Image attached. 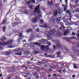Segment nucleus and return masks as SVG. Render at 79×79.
Here are the masks:
<instances>
[{"label":"nucleus","instance_id":"obj_1","mask_svg":"<svg viewBox=\"0 0 79 79\" xmlns=\"http://www.w3.org/2000/svg\"><path fill=\"white\" fill-rule=\"evenodd\" d=\"M40 5H38L37 6L35 7V10L33 11V13L35 14H36L35 12H37L38 14V20L39 21L40 18H42V15H41V12L40 10Z\"/></svg>","mask_w":79,"mask_h":79},{"label":"nucleus","instance_id":"obj_2","mask_svg":"<svg viewBox=\"0 0 79 79\" xmlns=\"http://www.w3.org/2000/svg\"><path fill=\"white\" fill-rule=\"evenodd\" d=\"M56 30L54 29H53V30L51 29L49 30V32L48 33V37H50L51 35H53L54 36L55 35V32Z\"/></svg>","mask_w":79,"mask_h":79},{"label":"nucleus","instance_id":"obj_3","mask_svg":"<svg viewBox=\"0 0 79 79\" xmlns=\"http://www.w3.org/2000/svg\"><path fill=\"white\" fill-rule=\"evenodd\" d=\"M19 34L20 35L19 36V39L17 40L19 43L21 42L20 41L21 40H22V39H23V37H24V35H22L23 33H20Z\"/></svg>","mask_w":79,"mask_h":79},{"label":"nucleus","instance_id":"obj_4","mask_svg":"<svg viewBox=\"0 0 79 79\" xmlns=\"http://www.w3.org/2000/svg\"><path fill=\"white\" fill-rule=\"evenodd\" d=\"M63 39H64V40H73V39H76V36H73V37H70L69 38H67V37H64L63 38Z\"/></svg>","mask_w":79,"mask_h":79},{"label":"nucleus","instance_id":"obj_5","mask_svg":"<svg viewBox=\"0 0 79 79\" xmlns=\"http://www.w3.org/2000/svg\"><path fill=\"white\" fill-rule=\"evenodd\" d=\"M55 20V17H52L49 19V21L50 23H54Z\"/></svg>","mask_w":79,"mask_h":79},{"label":"nucleus","instance_id":"obj_6","mask_svg":"<svg viewBox=\"0 0 79 79\" xmlns=\"http://www.w3.org/2000/svg\"><path fill=\"white\" fill-rule=\"evenodd\" d=\"M31 21L32 23H36L38 22V19L37 20V16H36L35 18H32L31 19Z\"/></svg>","mask_w":79,"mask_h":79},{"label":"nucleus","instance_id":"obj_7","mask_svg":"<svg viewBox=\"0 0 79 79\" xmlns=\"http://www.w3.org/2000/svg\"><path fill=\"white\" fill-rule=\"evenodd\" d=\"M56 45L57 47L59 48V47H61V45L60 43V42L59 41H57L56 42Z\"/></svg>","mask_w":79,"mask_h":79},{"label":"nucleus","instance_id":"obj_8","mask_svg":"<svg viewBox=\"0 0 79 79\" xmlns=\"http://www.w3.org/2000/svg\"><path fill=\"white\" fill-rule=\"evenodd\" d=\"M12 42H13V40H10V41H9L7 42H5V45H11V44H12Z\"/></svg>","mask_w":79,"mask_h":79},{"label":"nucleus","instance_id":"obj_9","mask_svg":"<svg viewBox=\"0 0 79 79\" xmlns=\"http://www.w3.org/2000/svg\"><path fill=\"white\" fill-rule=\"evenodd\" d=\"M54 16L55 17L57 16L58 15V10H57L56 9L54 10Z\"/></svg>","mask_w":79,"mask_h":79},{"label":"nucleus","instance_id":"obj_10","mask_svg":"<svg viewBox=\"0 0 79 79\" xmlns=\"http://www.w3.org/2000/svg\"><path fill=\"white\" fill-rule=\"evenodd\" d=\"M23 50V48H18L16 49L15 50V51L16 52H19L20 51H21V50Z\"/></svg>","mask_w":79,"mask_h":79},{"label":"nucleus","instance_id":"obj_11","mask_svg":"<svg viewBox=\"0 0 79 79\" xmlns=\"http://www.w3.org/2000/svg\"><path fill=\"white\" fill-rule=\"evenodd\" d=\"M62 6L64 7V11H66V9H67V6L66 5H64V4H62Z\"/></svg>","mask_w":79,"mask_h":79},{"label":"nucleus","instance_id":"obj_12","mask_svg":"<svg viewBox=\"0 0 79 79\" xmlns=\"http://www.w3.org/2000/svg\"><path fill=\"white\" fill-rule=\"evenodd\" d=\"M72 50L73 52H78V50L76 49V48L73 47L72 48Z\"/></svg>","mask_w":79,"mask_h":79},{"label":"nucleus","instance_id":"obj_13","mask_svg":"<svg viewBox=\"0 0 79 79\" xmlns=\"http://www.w3.org/2000/svg\"><path fill=\"white\" fill-rule=\"evenodd\" d=\"M60 25H61V27H60V29H61V28H63V29H64V27L63 26V23L62 22H60Z\"/></svg>","mask_w":79,"mask_h":79},{"label":"nucleus","instance_id":"obj_14","mask_svg":"<svg viewBox=\"0 0 79 79\" xmlns=\"http://www.w3.org/2000/svg\"><path fill=\"white\" fill-rule=\"evenodd\" d=\"M45 48V46H44V45H41V49L42 50H44Z\"/></svg>","mask_w":79,"mask_h":79},{"label":"nucleus","instance_id":"obj_15","mask_svg":"<svg viewBox=\"0 0 79 79\" xmlns=\"http://www.w3.org/2000/svg\"><path fill=\"white\" fill-rule=\"evenodd\" d=\"M28 6L30 8L31 10H32L34 8V6L33 5H28Z\"/></svg>","mask_w":79,"mask_h":79},{"label":"nucleus","instance_id":"obj_16","mask_svg":"<svg viewBox=\"0 0 79 79\" xmlns=\"http://www.w3.org/2000/svg\"><path fill=\"white\" fill-rule=\"evenodd\" d=\"M15 55H19V56H21L22 55V53L21 52H19L17 53H15Z\"/></svg>","mask_w":79,"mask_h":79},{"label":"nucleus","instance_id":"obj_17","mask_svg":"<svg viewBox=\"0 0 79 79\" xmlns=\"http://www.w3.org/2000/svg\"><path fill=\"white\" fill-rule=\"evenodd\" d=\"M66 14L67 15H69L70 16L71 15V12H70V11H69V10H67Z\"/></svg>","mask_w":79,"mask_h":79},{"label":"nucleus","instance_id":"obj_18","mask_svg":"<svg viewBox=\"0 0 79 79\" xmlns=\"http://www.w3.org/2000/svg\"><path fill=\"white\" fill-rule=\"evenodd\" d=\"M0 45L4 46L5 45V42H0Z\"/></svg>","mask_w":79,"mask_h":79},{"label":"nucleus","instance_id":"obj_19","mask_svg":"<svg viewBox=\"0 0 79 79\" xmlns=\"http://www.w3.org/2000/svg\"><path fill=\"white\" fill-rule=\"evenodd\" d=\"M59 11L58 12V13L59 14H61L62 13V11L63 10H62V8H60L59 9Z\"/></svg>","mask_w":79,"mask_h":79},{"label":"nucleus","instance_id":"obj_20","mask_svg":"<svg viewBox=\"0 0 79 79\" xmlns=\"http://www.w3.org/2000/svg\"><path fill=\"white\" fill-rule=\"evenodd\" d=\"M41 42H47V40H44V39H42L41 40Z\"/></svg>","mask_w":79,"mask_h":79},{"label":"nucleus","instance_id":"obj_21","mask_svg":"<svg viewBox=\"0 0 79 79\" xmlns=\"http://www.w3.org/2000/svg\"><path fill=\"white\" fill-rule=\"evenodd\" d=\"M56 53L57 55V57L58 58V57H60V52H56Z\"/></svg>","mask_w":79,"mask_h":79},{"label":"nucleus","instance_id":"obj_22","mask_svg":"<svg viewBox=\"0 0 79 79\" xmlns=\"http://www.w3.org/2000/svg\"><path fill=\"white\" fill-rule=\"evenodd\" d=\"M6 38L4 36L1 39V40L2 41H3V40H6Z\"/></svg>","mask_w":79,"mask_h":79},{"label":"nucleus","instance_id":"obj_23","mask_svg":"<svg viewBox=\"0 0 79 79\" xmlns=\"http://www.w3.org/2000/svg\"><path fill=\"white\" fill-rule=\"evenodd\" d=\"M17 24H18V22H15V23L13 24V27H15L16 26H17Z\"/></svg>","mask_w":79,"mask_h":79},{"label":"nucleus","instance_id":"obj_24","mask_svg":"<svg viewBox=\"0 0 79 79\" xmlns=\"http://www.w3.org/2000/svg\"><path fill=\"white\" fill-rule=\"evenodd\" d=\"M6 20L5 19L4 20H3L2 22V23L3 24H6Z\"/></svg>","mask_w":79,"mask_h":79},{"label":"nucleus","instance_id":"obj_25","mask_svg":"<svg viewBox=\"0 0 79 79\" xmlns=\"http://www.w3.org/2000/svg\"><path fill=\"white\" fill-rule=\"evenodd\" d=\"M27 32H32V29L31 28H29L27 30Z\"/></svg>","mask_w":79,"mask_h":79},{"label":"nucleus","instance_id":"obj_26","mask_svg":"<svg viewBox=\"0 0 79 79\" xmlns=\"http://www.w3.org/2000/svg\"><path fill=\"white\" fill-rule=\"evenodd\" d=\"M75 25H76V26H79V21H77L75 22Z\"/></svg>","mask_w":79,"mask_h":79},{"label":"nucleus","instance_id":"obj_27","mask_svg":"<svg viewBox=\"0 0 79 79\" xmlns=\"http://www.w3.org/2000/svg\"><path fill=\"white\" fill-rule=\"evenodd\" d=\"M77 38L79 40V31H77Z\"/></svg>","mask_w":79,"mask_h":79},{"label":"nucleus","instance_id":"obj_28","mask_svg":"<svg viewBox=\"0 0 79 79\" xmlns=\"http://www.w3.org/2000/svg\"><path fill=\"white\" fill-rule=\"evenodd\" d=\"M24 11L27 14V13H29V10H27V9H25Z\"/></svg>","mask_w":79,"mask_h":79},{"label":"nucleus","instance_id":"obj_29","mask_svg":"<svg viewBox=\"0 0 79 79\" xmlns=\"http://www.w3.org/2000/svg\"><path fill=\"white\" fill-rule=\"evenodd\" d=\"M37 64L38 66H41V65H42V63L40 62H39L37 63Z\"/></svg>","mask_w":79,"mask_h":79},{"label":"nucleus","instance_id":"obj_30","mask_svg":"<svg viewBox=\"0 0 79 79\" xmlns=\"http://www.w3.org/2000/svg\"><path fill=\"white\" fill-rule=\"evenodd\" d=\"M8 47L9 48H14V47H15V46H14L13 45H11L8 46Z\"/></svg>","mask_w":79,"mask_h":79},{"label":"nucleus","instance_id":"obj_31","mask_svg":"<svg viewBox=\"0 0 79 79\" xmlns=\"http://www.w3.org/2000/svg\"><path fill=\"white\" fill-rule=\"evenodd\" d=\"M30 2L31 3H35V0H30Z\"/></svg>","mask_w":79,"mask_h":79},{"label":"nucleus","instance_id":"obj_32","mask_svg":"<svg viewBox=\"0 0 79 79\" xmlns=\"http://www.w3.org/2000/svg\"><path fill=\"white\" fill-rule=\"evenodd\" d=\"M31 0H30V1H28L27 2V3L28 4V5H29V4H30V3H31Z\"/></svg>","mask_w":79,"mask_h":79},{"label":"nucleus","instance_id":"obj_33","mask_svg":"<svg viewBox=\"0 0 79 79\" xmlns=\"http://www.w3.org/2000/svg\"><path fill=\"white\" fill-rule=\"evenodd\" d=\"M45 48H46L47 50H49V48L47 45L45 46Z\"/></svg>","mask_w":79,"mask_h":79},{"label":"nucleus","instance_id":"obj_34","mask_svg":"<svg viewBox=\"0 0 79 79\" xmlns=\"http://www.w3.org/2000/svg\"><path fill=\"white\" fill-rule=\"evenodd\" d=\"M34 45H39L40 44L39 43H38L37 42H35V43H34Z\"/></svg>","mask_w":79,"mask_h":79},{"label":"nucleus","instance_id":"obj_35","mask_svg":"<svg viewBox=\"0 0 79 79\" xmlns=\"http://www.w3.org/2000/svg\"><path fill=\"white\" fill-rule=\"evenodd\" d=\"M5 27H2V31H3V32H5Z\"/></svg>","mask_w":79,"mask_h":79},{"label":"nucleus","instance_id":"obj_36","mask_svg":"<svg viewBox=\"0 0 79 79\" xmlns=\"http://www.w3.org/2000/svg\"><path fill=\"white\" fill-rule=\"evenodd\" d=\"M68 34V33L67 32L65 31L64 33V35H67V34Z\"/></svg>","mask_w":79,"mask_h":79},{"label":"nucleus","instance_id":"obj_37","mask_svg":"<svg viewBox=\"0 0 79 79\" xmlns=\"http://www.w3.org/2000/svg\"><path fill=\"white\" fill-rule=\"evenodd\" d=\"M74 67L75 68V69H77V66L75 64H73Z\"/></svg>","mask_w":79,"mask_h":79},{"label":"nucleus","instance_id":"obj_38","mask_svg":"<svg viewBox=\"0 0 79 79\" xmlns=\"http://www.w3.org/2000/svg\"><path fill=\"white\" fill-rule=\"evenodd\" d=\"M50 4L51 5H52L53 4V0H51V1Z\"/></svg>","mask_w":79,"mask_h":79},{"label":"nucleus","instance_id":"obj_39","mask_svg":"<svg viewBox=\"0 0 79 79\" xmlns=\"http://www.w3.org/2000/svg\"><path fill=\"white\" fill-rule=\"evenodd\" d=\"M75 10L76 11H77V12L79 11V9L78 8H76L75 9Z\"/></svg>","mask_w":79,"mask_h":79},{"label":"nucleus","instance_id":"obj_40","mask_svg":"<svg viewBox=\"0 0 79 79\" xmlns=\"http://www.w3.org/2000/svg\"><path fill=\"white\" fill-rule=\"evenodd\" d=\"M28 46V45H27V44H25L24 46V47H25V48H27V47Z\"/></svg>","mask_w":79,"mask_h":79},{"label":"nucleus","instance_id":"obj_41","mask_svg":"<svg viewBox=\"0 0 79 79\" xmlns=\"http://www.w3.org/2000/svg\"><path fill=\"white\" fill-rule=\"evenodd\" d=\"M52 15V12H49L48 14H47L46 15Z\"/></svg>","mask_w":79,"mask_h":79},{"label":"nucleus","instance_id":"obj_42","mask_svg":"<svg viewBox=\"0 0 79 79\" xmlns=\"http://www.w3.org/2000/svg\"><path fill=\"white\" fill-rule=\"evenodd\" d=\"M72 34L73 35H76V33L74 32H72Z\"/></svg>","mask_w":79,"mask_h":79},{"label":"nucleus","instance_id":"obj_43","mask_svg":"<svg viewBox=\"0 0 79 79\" xmlns=\"http://www.w3.org/2000/svg\"><path fill=\"white\" fill-rule=\"evenodd\" d=\"M52 75L53 76H55V77H57L58 76L56 75V74H52Z\"/></svg>","mask_w":79,"mask_h":79},{"label":"nucleus","instance_id":"obj_44","mask_svg":"<svg viewBox=\"0 0 79 79\" xmlns=\"http://www.w3.org/2000/svg\"><path fill=\"white\" fill-rule=\"evenodd\" d=\"M59 6V4H58V3L56 4V6H57L58 7Z\"/></svg>","mask_w":79,"mask_h":79},{"label":"nucleus","instance_id":"obj_45","mask_svg":"<svg viewBox=\"0 0 79 79\" xmlns=\"http://www.w3.org/2000/svg\"><path fill=\"white\" fill-rule=\"evenodd\" d=\"M49 57H51L52 58H53V57H54V56L53 55H51V56H49Z\"/></svg>","mask_w":79,"mask_h":79},{"label":"nucleus","instance_id":"obj_46","mask_svg":"<svg viewBox=\"0 0 79 79\" xmlns=\"http://www.w3.org/2000/svg\"><path fill=\"white\" fill-rule=\"evenodd\" d=\"M19 20V19L18 18H16V19H15V20L16 21H18Z\"/></svg>","mask_w":79,"mask_h":79},{"label":"nucleus","instance_id":"obj_47","mask_svg":"<svg viewBox=\"0 0 79 79\" xmlns=\"http://www.w3.org/2000/svg\"><path fill=\"white\" fill-rule=\"evenodd\" d=\"M42 63H43L44 64V63H46V60H44L42 61Z\"/></svg>","mask_w":79,"mask_h":79},{"label":"nucleus","instance_id":"obj_48","mask_svg":"<svg viewBox=\"0 0 79 79\" xmlns=\"http://www.w3.org/2000/svg\"><path fill=\"white\" fill-rule=\"evenodd\" d=\"M32 40V38L31 37H30L29 39V41H31V40Z\"/></svg>","mask_w":79,"mask_h":79},{"label":"nucleus","instance_id":"obj_49","mask_svg":"<svg viewBox=\"0 0 79 79\" xmlns=\"http://www.w3.org/2000/svg\"><path fill=\"white\" fill-rule=\"evenodd\" d=\"M27 63L28 64H31V63L30 62H27Z\"/></svg>","mask_w":79,"mask_h":79},{"label":"nucleus","instance_id":"obj_50","mask_svg":"<svg viewBox=\"0 0 79 79\" xmlns=\"http://www.w3.org/2000/svg\"><path fill=\"white\" fill-rule=\"evenodd\" d=\"M3 49L2 48L0 47V51H1V50H3Z\"/></svg>","mask_w":79,"mask_h":79},{"label":"nucleus","instance_id":"obj_51","mask_svg":"<svg viewBox=\"0 0 79 79\" xmlns=\"http://www.w3.org/2000/svg\"><path fill=\"white\" fill-rule=\"evenodd\" d=\"M77 47H79V43H77Z\"/></svg>","mask_w":79,"mask_h":79},{"label":"nucleus","instance_id":"obj_52","mask_svg":"<svg viewBox=\"0 0 79 79\" xmlns=\"http://www.w3.org/2000/svg\"><path fill=\"white\" fill-rule=\"evenodd\" d=\"M25 67V65H23L22 66H21V68H23Z\"/></svg>","mask_w":79,"mask_h":79},{"label":"nucleus","instance_id":"obj_53","mask_svg":"<svg viewBox=\"0 0 79 79\" xmlns=\"http://www.w3.org/2000/svg\"><path fill=\"white\" fill-rule=\"evenodd\" d=\"M79 0H76V4H77V3H78V2H79Z\"/></svg>","mask_w":79,"mask_h":79},{"label":"nucleus","instance_id":"obj_54","mask_svg":"<svg viewBox=\"0 0 79 79\" xmlns=\"http://www.w3.org/2000/svg\"><path fill=\"white\" fill-rule=\"evenodd\" d=\"M43 26H44V27H47V26L46 24L44 25Z\"/></svg>","mask_w":79,"mask_h":79},{"label":"nucleus","instance_id":"obj_55","mask_svg":"<svg viewBox=\"0 0 79 79\" xmlns=\"http://www.w3.org/2000/svg\"><path fill=\"white\" fill-rule=\"evenodd\" d=\"M23 42H26V40H23Z\"/></svg>","mask_w":79,"mask_h":79},{"label":"nucleus","instance_id":"obj_56","mask_svg":"<svg viewBox=\"0 0 79 79\" xmlns=\"http://www.w3.org/2000/svg\"><path fill=\"white\" fill-rule=\"evenodd\" d=\"M48 45L49 46L51 45V43H50V42H49V43H48Z\"/></svg>","mask_w":79,"mask_h":79},{"label":"nucleus","instance_id":"obj_57","mask_svg":"<svg viewBox=\"0 0 79 79\" xmlns=\"http://www.w3.org/2000/svg\"><path fill=\"white\" fill-rule=\"evenodd\" d=\"M65 3L67 4H68V0H65Z\"/></svg>","mask_w":79,"mask_h":79},{"label":"nucleus","instance_id":"obj_58","mask_svg":"<svg viewBox=\"0 0 79 79\" xmlns=\"http://www.w3.org/2000/svg\"><path fill=\"white\" fill-rule=\"evenodd\" d=\"M73 77H76V75H73L72 76Z\"/></svg>","mask_w":79,"mask_h":79},{"label":"nucleus","instance_id":"obj_59","mask_svg":"<svg viewBox=\"0 0 79 79\" xmlns=\"http://www.w3.org/2000/svg\"><path fill=\"white\" fill-rule=\"evenodd\" d=\"M43 20H41L40 21V23H43Z\"/></svg>","mask_w":79,"mask_h":79},{"label":"nucleus","instance_id":"obj_60","mask_svg":"<svg viewBox=\"0 0 79 79\" xmlns=\"http://www.w3.org/2000/svg\"><path fill=\"white\" fill-rule=\"evenodd\" d=\"M36 31H37V32H39V28H37L36 29Z\"/></svg>","mask_w":79,"mask_h":79},{"label":"nucleus","instance_id":"obj_61","mask_svg":"<svg viewBox=\"0 0 79 79\" xmlns=\"http://www.w3.org/2000/svg\"><path fill=\"white\" fill-rule=\"evenodd\" d=\"M37 74V73L35 72V74H33V75H34V76H35V75H36V74Z\"/></svg>","mask_w":79,"mask_h":79},{"label":"nucleus","instance_id":"obj_62","mask_svg":"<svg viewBox=\"0 0 79 79\" xmlns=\"http://www.w3.org/2000/svg\"><path fill=\"white\" fill-rule=\"evenodd\" d=\"M27 51H25L24 52V54H27Z\"/></svg>","mask_w":79,"mask_h":79},{"label":"nucleus","instance_id":"obj_63","mask_svg":"<svg viewBox=\"0 0 79 79\" xmlns=\"http://www.w3.org/2000/svg\"><path fill=\"white\" fill-rule=\"evenodd\" d=\"M33 43H30V46H32V45H33Z\"/></svg>","mask_w":79,"mask_h":79},{"label":"nucleus","instance_id":"obj_64","mask_svg":"<svg viewBox=\"0 0 79 79\" xmlns=\"http://www.w3.org/2000/svg\"><path fill=\"white\" fill-rule=\"evenodd\" d=\"M58 35H59V37H60V36H61V34H58Z\"/></svg>","mask_w":79,"mask_h":79}]
</instances>
